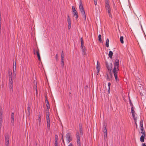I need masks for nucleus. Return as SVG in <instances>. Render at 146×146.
<instances>
[{
	"label": "nucleus",
	"mask_w": 146,
	"mask_h": 146,
	"mask_svg": "<svg viewBox=\"0 0 146 146\" xmlns=\"http://www.w3.org/2000/svg\"><path fill=\"white\" fill-rule=\"evenodd\" d=\"M13 74H12L11 70H9V88L11 92H13V82L15 81L16 77V62H13Z\"/></svg>",
	"instance_id": "obj_1"
},
{
	"label": "nucleus",
	"mask_w": 146,
	"mask_h": 146,
	"mask_svg": "<svg viewBox=\"0 0 146 146\" xmlns=\"http://www.w3.org/2000/svg\"><path fill=\"white\" fill-rule=\"evenodd\" d=\"M119 61L118 59H116L114 63V66L113 69V72L116 81L118 82L119 81L117 76V73L119 71L118 66Z\"/></svg>",
	"instance_id": "obj_2"
},
{
	"label": "nucleus",
	"mask_w": 146,
	"mask_h": 146,
	"mask_svg": "<svg viewBox=\"0 0 146 146\" xmlns=\"http://www.w3.org/2000/svg\"><path fill=\"white\" fill-rule=\"evenodd\" d=\"M105 8L107 10L108 13L110 17H111L112 15L111 13V10L110 7L109 5V0H105Z\"/></svg>",
	"instance_id": "obj_3"
},
{
	"label": "nucleus",
	"mask_w": 146,
	"mask_h": 146,
	"mask_svg": "<svg viewBox=\"0 0 146 146\" xmlns=\"http://www.w3.org/2000/svg\"><path fill=\"white\" fill-rule=\"evenodd\" d=\"M79 9H80V11L82 13V17L83 18L85 19H86V16L85 13V12L84 11V9L83 8L82 3L81 0H80V3H79Z\"/></svg>",
	"instance_id": "obj_4"
},
{
	"label": "nucleus",
	"mask_w": 146,
	"mask_h": 146,
	"mask_svg": "<svg viewBox=\"0 0 146 146\" xmlns=\"http://www.w3.org/2000/svg\"><path fill=\"white\" fill-rule=\"evenodd\" d=\"M46 115L47 127L48 129H49L50 128V119L49 111H47L46 112Z\"/></svg>",
	"instance_id": "obj_5"
},
{
	"label": "nucleus",
	"mask_w": 146,
	"mask_h": 146,
	"mask_svg": "<svg viewBox=\"0 0 146 146\" xmlns=\"http://www.w3.org/2000/svg\"><path fill=\"white\" fill-rule=\"evenodd\" d=\"M66 141L68 143L72 140L71 134L70 133H67L66 134Z\"/></svg>",
	"instance_id": "obj_6"
},
{
	"label": "nucleus",
	"mask_w": 146,
	"mask_h": 146,
	"mask_svg": "<svg viewBox=\"0 0 146 146\" xmlns=\"http://www.w3.org/2000/svg\"><path fill=\"white\" fill-rule=\"evenodd\" d=\"M77 143L78 146H81L80 141V137L78 132L76 133Z\"/></svg>",
	"instance_id": "obj_7"
},
{
	"label": "nucleus",
	"mask_w": 146,
	"mask_h": 146,
	"mask_svg": "<svg viewBox=\"0 0 146 146\" xmlns=\"http://www.w3.org/2000/svg\"><path fill=\"white\" fill-rule=\"evenodd\" d=\"M106 66L108 69L111 72V70L112 69V65L111 63H110L109 64H107Z\"/></svg>",
	"instance_id": "obj_8"
},
{
	"label": "nucleus",
	"mask_w": 146,
	"mask_h": 146,
	"mask_svg": "<svg viewBox=\"0 0 146 146\" xmlns=\"http://www.w3.org/2000/svg\"><path fill=\"white\" fill-rule=\"evenodd\" d=\"M36 53L38 56V60L39 61H41V58L39 53V50L38 48L37 50L36 51Z\"/></svg>",
	"instance_id": "obj_9"
},
{
	"label": "nucleus",
	"mask_w": 146,
	"mask_h": 146,
	"mask_svg": "<svg viewBox=\"0 0 146 146\" xmlns=\"http://www.w3.org/2000/svg\"><path fill=\"white\" fill-rule=\"evenodd\" d=\"M73 14L74 16H75V18L77 19L78 17V13L76 10H74L73 12Z\"/></svg>",
	"instance_id": "obj_10"
},
{
	"label": "nucleus",
	"mask_w": 146,
	"mask_h": 146,
	"mask_svg": "<svg viewBox=\"0 0 146 146\" xmlns=\"http://www.w3.org/2000/svg\"><path fill=\"white\" fill-rule=\"evenodd\" d=\"M145 135H144V134L142 135L140 138V141L142 143L144 141Z\"/></svg>",
	"instance_id": "obj_11"
},
{
	"label": "nucleus",
	"mask_w": 146,
	"mask_h": 146,
	"mask_svg": "<svg viewBox=\"0 0 146 146\" xmlns=\"http://www.w3.org/2000/svg\"><path fill=\"white\" fill-rule=\"evenodd\" d=\"M82 52V54L83 55H85L86 54V49L85 48L84 46L81 47Z\"/></svg>",
	"instance_id": "obj_12"
},
{
	"label": "nucleus",
	"mask_w": 146,
	"mask_h": 146,
	"mask_svg": "<svg viewBox=\"0 0 146 146\" xmlns=\"http://www.w3.org/2000/svg\"><path fill=\"white\" fill-rule=\"evenodd\" d=\"M5 144H9V136L8 135H7L5 136Z\"/></svg>",
	"instance_id": "obj_13"
},
{
	"label": "nucleus",
	"mask_w": 146,
	"mask_h": 146,
	"mask_svg": "<svg viewBox=\"0 0 146 146\" xmlns=\"http://www.w3.org/2000/svg\"><path fill=\"white\" fill-rule=\"evenodd\" d=\"M45 102L46 103V105L48 109L47 111H49V110L50 109V106L48 102L46 99V100Z\"/></svg>",
	"instance_id": "obj_14"
},
{
	"label": "nucleus",
	"mask_w": 146,
	"mask_h": 146,
	"mask_svg": "<svg viewBox=\"0 0 146 146\" xmlns=\"http://www.w3.org/2000/svg\"><path fill=\"white\" fill-rule=\"evenodd\" d=\"M27 114L28 115H29L31 114V109L29 107H28L27 110Z\"/></svg>",
	"instance_id": "obj_15"
},
{
	"label": "nucleus",
	"mask_w": 146,
	"mask_h": 146,
	"mask_svg": "<svg viewBox=\"0 0 146 146\" xmlns=\"http://www.w3.org/2000/svg\"><path fill=\"white\" fill-rule=\"evenodd\" d=\"M131 113L132 114V115H133V116L134 118H135V112L134 111V108L133 107V106H132L131 107Z\"/></svg>",
	"instance_id": "obj_16"
},
{
	"label": "nucleus",
	"mask_w": 146,
	"mask_h": 146,
	"mask_svg": "<svg viewBox=\"0 0 146 146\" xmlns=\"http://www.w3.org/2000/svg\"><path fill=\"white\" fill-rule=\"evenodd\" d=\"M64 54L63 53V51L62 52V53L61 54V61H64Z\"/></svg>",
	"instance_id": "obj_17"
},
{
	"label": "nucleus",
	"mask_w": 146,
	"mask_h": 146,
	"mask_svg": "<svg viewBox=\"0 0 146 146\" xmlns=\"http://www.w3.org/2000/svg\"><path fill=\"white\" fill-rule=\"evenodd\" d=\"M14 113H12L11 115V122L13 124L14 122Z\"/></svg>",
	"instance_id": "obj_18"
},
{
	"label": "nucleus",
	"mask_w": 146,
	"mask_h": 146,
	"mask_svg": "<svg viewBox=\"0 0 146 146\" xmlns=\"http://www.w3.org/2000/svg\"><path fill=\"white\" fill-rule=\"evenodd\" d=\"M113 54V53L111 51H109V57L111 58H112V56Z\"/></svg>",
	"instance_id": "obj_19"
},
{
	"label": "nucleus",
	"mask_w": 146,
	"mask_h": 146,
	"mask_svg": "<svg viewBox=\"0 0 146 146\" xmlns=\"http://www.w3.org/2000/svg\"><path fill=\"white\" fill-rule=\"evenodd\" d=\"M96 69L97 70V74H98L99 73V72L100 71V67L98 65V63L97 64V66H96Z\"/></svg>",
	"instance_id": "obj_20"
},
{
	"label": "nucleus",
	"mask_w": 146,
	"mask_h": 146,
	"mask_svg": "<svg viewBox=\"0 0 146 146\" xmlns=\"http://www.w3.org/2000/svg\"><path fill=\"white\" fill-rule=\"evenodd\" d=\"M109 40L108 38L106 41V47H108L109 46Z\"/></svg>",
	"instance_id": "obj_21"
},
{
	"label": "nucleus",
	"mask_w": 146,
	"mask_h": 146,
	"mask_svg": "<svg viewBox=\"0 0 146 146\" xmlns=\"http://www.w3.org/2000/svg\"><path fill=\"white\" fill-rule=\"evenodd\" d=\"M80 133L81 135H82V128L81 126L80 125Z\"/></svg>",
	"instance_id": "obj_22"
},
{
	"label": "nucleus",
	"mask_w": 146,
	"mask_h": 146,
	"mask_svg": "<svg viewBox=\"0 0 146 146\" xmlns=\"http://www.w3.org/2000/svg\"><path fill=\"white\" fill-rule=\"evenodd\" d=\"M68 24L71 23L70 18L69 15L68 16V18L67 19Z\"/></svg>",
	"instance_id": "obj_23"
},
{
	"label": "nucleus",
	"mask_w": 146,
	"mask_h": 146,
	"mask_svg": "<svg viewBox=\"0 0 146 146\" xmlns=\"http://www.w3.org/2000/svg\"><path fill=\"white\" fill-rule=\"evenodd\" d=\"M140 129L141 130V133H142L143 134H144V135H145V134L144 132V129L143 127H140Z\"/></svg>",
	"instance_id": "obj_24"
},
{
	"label": "nucleus",
	"mask_w": 146,
	"mask_h": 146,
	"mask_svg": "<svg viewBox=\"0 0 146 146\" xmlns=\"http://www.w3.org/2000/svg\"><path fill=\"white\" fill-rule=\"evenodd\" d=\"M123 37L122 36H121L120 38V41L121 42L122 44H123L124 42L123 41Z\"/></svg>",
	"instance_id": "obj_25"
},
{
	"label": "nucleus",
	"mask_w": 146,
	"mask_h": 146,
	"mask_svg": "<svg viewBox=\"0 0 146 146\" xmlns=\"http://www.w3.org/2000/svg\"><path fill=\"white\" fill-rule=\"evenodd\" d=\"M107 130L106 129V127L105 126L104 127V133H107Z\"/></svg>",
	"instance_id": "obj_26"
},
{
	"label": "nucleus",
	"mask_w": 146,
	"mask_h": 146,
	"mask_svg": "<svg viewBox=\"0 0 146 146\" xmlns=\"http://www.w3.org/2000/svg\"><path fill=\"white\" fill-rule=\"evenodd\" d=\"M98 40L100 41L101 42L102 40L101 39V35H99L98 36Z\"/></svg>",
	"instance_id": "obj_27"
},
{
	"label": "nucleus",
	"mask_w": 146,
	"mask_h": 146,
	"mask_svg": "<svg viewBox=\"0 0 146 146\" xmlns=\"http://www.w3.org/2000/svg\"><path fill=\"white\" fill-rule=\"evenodd\" d=\"M140 127H143V121L141 120L140 121Z\"/></svg>",
	"instance_id": "obj_28"
},
{
	"label": "nucleus",
	"mask_w": 146,
	"mask_h": 146,
	"mask_svg": "<svg viewBox=\"0 0 146 146\" xmlns=\"http://www.w3.org/2000/svg\"><path fill=\"white\" fill-rule=\"evenodd\" d=\"M58 141H57L56 140H55V143H54L55 146H58Z\"/></svg>",
	"instance_id": "obj_29"
},
{
	"label": "nucleus",
	"mask_w": 146,
	"mask_h": 146,
	"mask_svg": "<svg viewBox=\"0 0 146 146\" xmlns=\"http://www.w3.org/2000/svg\"><path fill=\"white\" fill-rule=\"evenodd\" d=\"M104 139H106L107 137V133H104Z\"/></svg>",
	"instance_id": "obj_30"
},
{
	"label": "nucleus",
	"mask_w": 146,
	"mask_h": 146,
	"mask_svg": "<svg viewBox=\"0 0 146 146\" xmlns=\"http://www.w3.org/2000/svg\"><path fill=\"white\" fill-rule=\"evenodd\" d=\"M68 24V29H70L71 27V23Z\"/></svg>",
	"instance_id": "obj_31"
},
{
	"label": "nucleus",
	"mask_w": 146,
	"mask_h": 146,
	"mask_svg": "<svg viewBox=\"0 0 146 146\" xmlns=\"http://www.w3.org/2000/svg\"><path fill=\"white\" fill-rule=\"evenodd\" d=\"M58 54H56L55 56V58L57 60H58Z\"/></svg>",
	"instance_id": "obj_32"
},
{
	"label": "nucleus",
	"mask_w": 146,
	"mask_h": 146,
	"mask_svg": "<svg viewBox=\"0 0 146 146\" xmlns=\"http://www.w3.org/2000/svg\"><path fill=\"white\" fill-rule=\"evenodd\" d=\"M2 112H1L0 111V119L2 118Z\"/></svg>",
	"instance_id": "obj_33"
},
{
	"label": "nucleus",
	"mask_w": 146,
	"mask_h": 146,
	"mask_svg": "<svg viewBox=\"0 0 146 146\" xmlns=\"http://www.w3.org/2000/svg\"><path fill=\"white\" fill-rule=\"evenodd\" d=\"M81 47L84 46V41L81 42Z\"/></svg>",
	"instance_id": "obj_34"
},
{
	"label": "nucleus",
	"mask_w": 146,
	"mask_h": 146,
	"mask_svg": "<svg viewBox=\"0 0 146 146\" xmlns=\"http://www.w3.org/2000/svg\"><path fill=\"white\" fill-rule=\"evenodd\" d=\"M61 139H62V142H63V143L64 144V145L65 144V143H64V141L63 137L62 136V137Z\"/></svg>",
	"instance_id": "obj_35"
},
{
	"label": "nucleus",
	"mask_w": 146,
	"mask_h": 146,
	"mask_svg": "<svg viewBox=\"0 0 146 146\" xmlns=\"http://www.w3.org/2000/svg\"><path fill=\"white\" fill-rule=\"evenodd\" d=\"M94 3L96 5L97 4V0H94Z\"/></svg>",
	"instance_id": "obj_36"
},
{
	"label": "nucleus",
	"mask_w": 146,
	"mask_h": 146,
	"mask_svg": "<svg viewBox=\"0 0 146 146\" xmlns=\"http://www.w3.org/2000/svg\"><path fill=\"white\" fill-rule=\"evenodd\" d=\"M55 140H56L57 141H58V136L57 135H55Z\"/></svg>",
	"instance_id": "obj_37"
},
{
	"label": "nucleus",
	"mask_w": 146,
	"mask_h": 146,
	"mask_svg": "<svg viewBox=\"0 0 146 146\" xmlns=\"http://www.w3.org/2000/svg\"><path fill=\"white\" fill-rule=\"evenodd\" d=\"M72 12H73V11H74V10H76L74 6H72Z\"/></svg>",
	"instance_id": "obj_38"
},
{
	"label": "nucleus",
	"mask_w": 146,
	"mask_h": 146,
	"mask_svg": "<svg viewBox=\"0 0 146 146\" xmlns=\"http://www.w3.org/2000/svg\"><path fill=\"white\" fill-rule=\"evenodd\" d=\"M62 62V66H64V61H61Z\"/></svg>",
	"instance_id": "obj_39"
},
{
	"label": "nucleus",
	"mask_w": 146,
	"mask_h": 146,
	"mask_svg": "<svg viewBox=\"0 0 146 146\" xmlns=\"http://www.w3.org/2000/svg\"><path fill=\"white\" fill-rule=\"evenodd\" d=\"M108 85L109 86L108 88L109 90H110V83H108Z\"/></svg>",
	"instance_id": "obj_40"
},
{
	"label": "nucleus",
	"mask_w": 146,
	"mask_h": 146,
	"mask_svg": "<svg viewBox=\"0 0 146 146\" xmlns=\"http://www.w3.org/2000/svg\"><path fill=\"white\" fill-rule=\"evenodd\" d=\"M38 120L39 122L40 121H41V119H40V115H39L38 116Z\"/></svg>",
	"instance_id": "obj_41"
},
{
	"label": "nucleus",
	"mask_w": 146,
	"mask_h": 146,
	"mask_svg": "<svg viewBox=\"0 0 146 146\" xmlns=\"http://www.w3.org/2000/svg\"><path fill=\"white\" fill-rule=\"evenodd\" d=\"M142 146H146L145 143H143L142 144Z\"/></svg>",
	"instance_id": "obj_42"
},
{
	"label": "nucleus",
	"mask_w": 146,
	"mask_h": 146,
	"mask_svg": "<svg viewBox=\"0 0 146 146\" xmlns=\"http://www.w3.org/2000/svg\"><path fill=\"white\" fill-rule=\"evenodd\" d=\"M0 21H1V14L0 13Z\"/></svg>",
	"instance_id": "obj_43"
},
{
	"label": "nucleus",
	"mask_w": 146,
	"mask_h": 146,
	"mask_svg": "<svg viewBox=\"0 0 146 146\" xmlns=\"http://www.w3.org/2000/svg\"><path fill=\"white\" fill-rule=\"evenodd\" d=\"M68 146H73L72 143H70Z\"/></svg>",
	"instance_id": "obj_44"
},
{
	"label": "nucleus",
	"mask_w": 146,
	"mask_h": 146,
	"mask_svg": "<svg viewBox=\"0 0 146 146\" xmlns=\"http://www.w3.org/2000/svg\"><path fill=\"white\" fill-rule=\"evenodd\" d=\"M130 104L132 106H133V105L132 103L131 102V101H130Z\"/></svg>",
	"instance_id": "obj_45"
},
{
	"label": "nucleus",
	"mask_w": 146,
	"mask_h": 146,
	"mask_svg": "<svg viewBox=\"0 0 146 146\" xmlns=\"http://www.w3.org/2000/svg\"><path fill=\"white\" fill-rule=\"evenodd\" d=\"M1 127V123L0 122V129Z\"/></svg>",
	"instance_id": "obj_46"
},
{
	"label": "nucleus",
	"mask_w": 146,
	"mask_h": 146,
	"mask_svg": "<svg viewBox=\"0 0 146 146\" xmlns=\"http://www.w3.org/2000/svg\"><path fill=\"white\" fill-rule=\"evenodd\" d=\"M80 40H81V42L83 41V38H81Z\"/></svg>",
	"instance_id": "obj_47"
},
{
	"label": "nucleus",
	"mask_w": 146,
	"mask_h": 146,
	"mask_svg": "<svg viewBox=\"0 0 146 146\" xmlns=\"http://www.w3.org/2000/svg\"><path fill=\"white\" fill-rule=\"evenodd\" d=\"M134 120H135V124H136V126H137V124L136 122L135 118H134Z\"/></svg>",
	"instance_id": "obj_48"
},
{
	"label": "nucleus",
	"mask_w": 146,
	"mask_h": 146,
	"mask_svg": "<svg viewBox=\"0 0 146 146\" xmlns=\"http://www.w3.org/2000/svg\"><path fill=\"white\" fill-rule=\"evenodd\" d=\"M2 118H1V119H0V122L2 123Z\"/></svg>",
	"instance_id": "obj_49"
},
{
	"label": "nucleus",
	"mask_w": 146,
	"mask_h": 146,
	"mask_svg": "<svg viewBox=\"0 0 146 146\" xmlns=\"http://www.w3.org/2000/svg\"><path fill=\"white\" fill-rule=\"evenodd\" d=\"M110 90H109V89L108 88V93H110Z\"/></svg>",
	"instance_id": "obj_50"
},
{
	"label": "nucleus",
	"mask_w": 146,
	"mask_h": 146,
	"mask_svg": "<svg viewBox=\"0 0 146 146\" xmlns=\"http://www.w3.org/2000/svg\"><path fill=\"white\" fill-rule=\"evenodd\" d=\"M34 54H35V50H34Z\"/></svg>",
	"instance_id": "obj_51"
},
{
	"label": "nucleus",
	"mask_w": 146,
	"mask_h": 146,
	"mask_svg": "<svg viewBox=\"0 0 146 146\" xmlns=\"http://www.w3.org/2000/svg\"><path fill=\"white\" fill-rule=\"evenodd\" d=\"M6 144V146H9V144Z\"/></svg>",
	"instance_id": "obj_52"
},
{
	"label": "nucleus",
	"mask_w": 146,
	"mask_h": 146,
	"mask_svg": "<svg viewBox=\"0 0 146 146\" xmlns=\"http://www.w3.org/2000/svg\"><path fill=\"white\" fill-rule=\"evenodd\" d=\"M70 94H71V93H69Z\"/></svg>",
	"instance_id": "obj_53"
},
{
	"label": "nucleus",
	"mask_w": 146,
	"mask_h": 146,
	"mask_svg": "<svg viewBox=\"0 0 146 146\" xmlns=\"http://www.w3.org/2000/svg\"><path fill=\"white\" fill-rule=\"evenodd\" d=\"M141 27L142 28V26L141 25Z\"/></svg>",
	"instance_id": "obj_54"
},
{
	"label": "nucleus",
	"mask_w": 146,
	"mask_h": 146,
	"mask_svg": "<svg viewBox=\"0 0 146 146\" xmlns=\"http://www.w3.org/2000/svg\"><path fill=\"white\" fill-rule=\"evenodd\" d=\"M36 91H37V89H36Z\"/></svg>",
	"instance_id": "obj_55"
},
{
	"label": "nucleus",
	"mask_w": 146,
	"mask_h": 146,
	"mask_svg": "<svg viewBox=\"0 0 146 146\" xmlns=\"http://www.w3.org/2000/svg\"><path fill=\"white\" fill-rule=\"evenodd\" d=\"M48 1H50V0H48Z\"/></svg>",
	"instance_id": "obj_56"
}]
</instances>
